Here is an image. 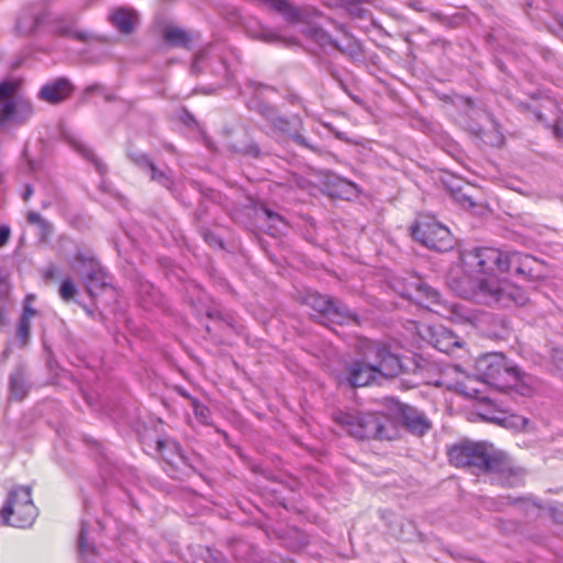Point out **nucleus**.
Listing matches in <instances>:
<instances>
[{"label":"nucleus","mask_w":563,"mask_h":563,"mask_svg":"<svg viewBox=\"0 0 563 563\" xmlns=\"http://www.w3.org/2000/svg\"><path fill=\"white\" fill-rule=\"evenodd\" d=\"M361 360H355L345 366V380L351 387L367 386L378 376L396 377L402 372L399 356L382 342H364L361 346Z\"/></svg>","instance_id":"obj_1"},{"label":"nucleus","mask_w":563,"mask_h":563,"mask_svg":"<svg viewBox=\"0 0 563 563\" xmlns=\"http://www.w3.org/2000/svg\"><path fill=\"white\" fill-rule=\"evenodd\" d=\"M452 289L461 297L475 300L479 303L510 308L523 306L528 297L523 289L507 282L494 277L471 280L451 279Z\"/></svg>","instance_id":"obj_2"},{"label":"nucleus","mask_w":563,"mask_h":563,"mask_svg":"<svg viewBox=\"0 0 563 563\" xmlns=\"http://www.w3.org/2000/svg\"><path fill=\"white\" fill-rule=\"evenodd\" d=\"M334 422L351 437L365 439H393L394 427L387 416L379 412L338 411Z\"/></svg>","instance_id":"obj_3"},{"label":"nucleus","mask_w":563,"mask_h":563,"mask_svg":"<svg viewBox=\"0 0 563 563\" xmlns=\"http://www.w3.org/2000/svg\"><path fill=\"white\" fill-rule=\"evenodd\" d=\"M0 517L4 526L19 529L32 527L37 517V508L32 500L31 487L16 486L12 488L4 506L0 509Z\"/></svg>","instance_id":"obj_4"},{"label":"nucleus","mask_w":563,"mask_h":563,"mask_svg":"<svg viewBox=\"0 0 563 563\" xmlns=\"http://www.w3.org/2000/svg\"><path fill=\"white\" fill-rule=\"evenodd\" d=\"M497 450L493 444L487 442L462 441L448 450V456L456 467L474 468L486 473L492 463H497Z\"/></svg>","instance_id":"obj_5"},{"label":"nucleus","mask_w":563,"mask_h":563,"mask_svg":"<svg viewBox=\"0 0 563 563\" xmlns=\"http://www.w3.org/2000/svg\"><path fill=\"white\" fill-rule=\"evenodd\" d=\"M256 111L265 119L274 134L286 140H291L296 144L313 152L317 151V147L310 144L302 135L303 123L299 115H282L274 107L265 102H260L256 107Z\"/></svg>","instance_id":"obj_6"},{"label":"nucleus","mask_w":563,"mask_h":563,"mask_svg":"<svg viewBox=\"0 0 563 563\" xmlns=\"http://www.w3.org/2000/svg\"><path fill=\"white\" fill-rule=\"evenodd\" d=\"M401 296L439 314H459L457 305L442 300L440 292L419 276H411L407 280Z\"/></svg>","instance_id":"obj_7"},{"label":"nucleus","mask_w":563,"mask_h":563,"mask_svg":"<svg viewBox=\"0 0 563 563\" xmlns=\"http://www.w3.org/2000/svg\"><path fill=\"white\" fill-rule=\"evenodd\" d=\"M477 376L484 383L497 388L508 386L507 377L520 380V371L507 365L505 356L500 353H490L481 356L475 364Z\"/></svg>","instance_id":"obj_8"},{"label":"nucleus","mask_w":563,"mask_h":563,"mask_svg":"<svg viewBox=\"0 0 563 563\" xmlns=\"http://www.w3.org/2000/svg\"><path fill=\"white\" fill-rule=\"evenodd\" d=\"M411 235L423 246L437 252H446L454 245L450 230L429 217L419 219L411 227Z\"/></svg>","instance_id":"obj_9"},{"label":"nucleus","mask_w":563,"mask_h":563,"mask_svg":"<svg viewBox=\"0 0 563 563\" xmlns=\"http://www.w3.org/2000/svg\"><path fill=\"white\" fill-rule=\"evenodd\" d=\"M71 267L79 274L89 296L95 297L99 291L111 287L107 272L93 256L78 251Z\"/></svg>","instance_id":"obj_10"},{"label":"nucleus","mask_w":563,"mask_h":563,"mask_svg":"<svg viewBox=\"0 0 563 563\" xmlns=\"http://www.w3.org/2000/svg\"><path fill=\"white\" fill-rule=\"evenodd\" d=\"M306 302L313 310L334 323H360L358 317L350 311V309L344 303L325 295L311 292L306 297Z\"/></svg>","instance_id":"obj_11"},{"label":"nucleus","mask_w":563,"mask_h":563,"mask_svg":"<svg viewBox=\"0 0 563 563\" xmlns=\"http://www.w3.org/2000/svg\"><path fill=\"white\" fill-rule=\"evenodd\" d=\"M390 411L396 416L401 426L416 435L426 434L432 427L427 416L417 408L391 399Z\"/></svg>","instance_id":"obj_12"},{"label":"nucleus","mask_w":563,"mask_h":563,"mask_svg":"<svg viewBox=\"0 0 563 563\" xmlns=\"http://www.w3.org/2000/svg\"><path fill=\"white\" fill-rule=\"evenodd\" d=\"M504 252L493 247H479L466 252L463 257L464 266L476 269L483 274L500 272L503 268Z\"/></svg>","instance_id":"obj_13"},{"label":"nucleus","mask_w":563,"mask_h":563,"mask_svg":"<svg viewBox=\"0 0 563 563\" xmlns=\"http://www.w3.org/2000/svg\"><path fill=\"white\" fill-rule=\"evenodd\" d=\"M497 463H493L486 473L492 474V482L501 487H517L522 484L523 473L511 465L509 459L501 451L496 455Z\"/></svg>","instance_id":"obj_14"},{"label":"nucleus","mask_w":563,"mask_h":563,"mask_svg":"<svg viewBox=\"0 0 563 563\" xmlns=\"http://www.w3.org/2000/svg\"><path fill=\"white\" fill-rule=\"evenodd\" d=\"M206 68H210L214 75L223 80H229L230 78L228 65L223 57L216 52L214 46H209L195 56L191 73L198 75L203 73Z\"/></svg>","instance_id":"obj_15"},{"label":"nucleus","mask_w":563,"mask_h":563,"mask_svg":"<svg viewBox=\"0 0 563 563\" xmlns=\"http://www.w3.org/2000/svg\"><path fill=\"white\" fill-rule=\"evenodd\" d=\"M34 113L33 104L23 98L5 101L0 107V130L8 124L25 123Z\"/></svg>","instance_id":"obj_16"},{"label":"nucleus","mask_w":563,"mask_h":563,"mask_svg":"<svg viewBox=\"0 0 563 563\" xmlns=\"http://www.w3.org/2000/svg\"><path fill=\"white\" fill-rule=\"evenodd\" d=\"M48 12L43 4H29L22 9L16 20V31L22 35H31L46 21Z\"/></svg>","instance_id":"obj_17"},{"label":"nucleus","mask_w":563,"mask_h":563,"mask_svg":"<svg viewBox=\"0 0 563 563\" xmlns=\"http://www.w3.org/2000/svg\"><path fill=\"white\" fill-rule=\"evenodd\" d=\"M74 90L66 78H56L45 84L38 91V99L49 104H58L69 98Z\"/></svg>","instance_id":"obj_18"},{"label":"nucleus","mask_w":563,"mask_h":563,"mask_svg":"<svg viewBox=\"0 0 563 563\" xmlns=\"http://www.w3.org/2000/svg\"><path fill=\"white\" fill-rule=\"evenodd\" d=\"M74 22L75 20L73 18L68 19V20H64L63 18H55L54 20H52L51 24H52V30L53 32H55L56 34L60 35V36H69V37H73L79 42H84V43H88L90 41H99L100 38L92 35V34H89L87 32H82V31H76L74 30Z\"/></svg>","instance_id":"obj_19"},{"label":"nucleus","mask_w":563,"mask_h":563,"mask_svg":"<svg viewBox=\"0 0 563 563\" xmlns=\"http://www.w3.org/2000/svg\"><path fill=\"white\" fill-rule=\"evenodd\" d=\"M67 143L76 151L84 159L91 163L96 170L104 176L107 174V165L95 154L93 150L86 144L82 140L76 136L68 135Z\"/></svg>","instance_id":"obj_20"},{"label":"nucleus","mask_w":563,"mask_h":563,"mask_svg":"<svg viewBox=\"0 0 563 563\" xmlns=\"http://www.w3.org/2000/svg\"><path fill=\"white\" fill-rule=\"evenodd\" d=\"M431 343L437 350L446 354L461 345L459 338L451 330L443 327L432 329Z\"/></svg>","instance_id":"obj_21"},{"label":"nucleus","mask_w":563,"mask_h":563,"mask_svg":"<svg viewBox=\"0 0 563 563\" xmlns=\"http://www.w3.org/2000/svg\"><path fill=\"white\" fill-rule=\"evenodd\" d=\"M30 387L24 368H15L9 377L10 397L18 401L23 400L29 394Z\"/></svg>","instance_id":"obj_22"},{"label":"nucleus","mask_w":563,"mask_h":563,"mask_svg":"<svg viewBox=\"0 0 563 563\" xmlns=\"http://www.w3.org/2000/svg\"><path fill=\"white\" fill-rule=\"evenodd\" d=\"M156 450L162 455V457H164L170 464L177 463V461L173 459L174 456L181 463L186 465L188 464L187 457L183 454L179 444L175 441L158 439L156 441Z\"/></svg>","instance_id":"obj_23"},{"label":"nucleus","mask_w":563,"mask_h":563,"mask_svg":"<svg viewBox=\"0 0 563 563\" xmlns=\"http://www.w3.org/2000/svg\"><path fill=\"white\" fill-rule=\"evenodd\" d=\"M137 16L134 11L129 9H117L111 14L113 25L124 34H129L134 30Z\"/></svg>","instance_id":"obj_24"},{"label":"nucleus","mask_w":563,"mask_h":563,"mask_svg":"<svg viewBox=\"0 0 563 563\" xmlns=\"http://www.w3.org/2000/svg\"><path fill=\"white\" fill-rule=\"evenodd\" d=\"M148 175L152 181H155L166 188L174 197H178L177 185L174 173L170 168L161 169L154 165Z\"/></svg>","instance_id":"obj_25"},{"label":"nucleus","mask_w":563,"mask_h":563,"mask_svg":"<svg viewBox=\"0 0 563 563\" xmlns=\"http://www.w3.org/2000/svg\"><path fill=\"white\" fill-rule=\"evenodd\" d=\"M541 262L536 257L526 254L522 258L521 269L518 272V276L527 280H534L541 276Z\"/></svg>","instance_id":"obj_26"},{"label":"nucleus","mask_w":563,"mask_h":563,"mask_svg":"<svg viewBox=\"0 0 563 563\" xmlns=\"http://www.w3.org/2000/svg\"><path fill=\"white\" fill-rule=\"evenodd\" d=\"M511 505L527 517H537L542 509V505L532 496L514 498Z\"/></svg>","instance_id":"obj_27"},{"label":"nucleus","mask_w":563,"mask_h":563,"mask_svg":"<svg viewBox=\"0 0 563 563\" xmlns=\"http://www.w3.org/2000/svg\"><path fill=\"white\" fill-rule=\"evenodd\" d=\"M164 41L175 47H188L190 43L189 34L178 27H169L164 31Z\"/></svg>","instance_id":"obj_28"},{"label":"nucleus","mask_w":563,"mask_h":563,"mask_svg":"<svg viewBox=\"0 0 563 563\" xmlns=\"http://www.w3.org/2000/svg\"><path fill=\"white\" fill-rule=\"evenodd\" d=\"M525 256L520 252H504L501 273H514L518 276Z\"/></svg>","instance_id":"obj_29"},{"label":"nucleus","mask_w":563,"mask_h":563,"mask_svg":"<svg viewBox=\"0 0 563 563\" xmlns=\"http://www.w3.org/2000/svg\"><path fill=\"white\" fill-rule=\"evenodd\" d=\"M335 49H338L339 52H341L342 54L346 55L352 59L358 58L363 54L362 45L360 44V42L350 36L346 37V43L343 45H341L338 42V46L335 47Z\"/></svg>","instance_id":"obj_30"},{"label":"nucleus","mask_w":563,"mask_h":563,"mask_svg":"<svg viewBox=\"0 0 563 563\" xmlns=\"http://www.w3.org/2000/svg\"><path fill=\"white\" fill-rule=\"evenodd\" d=\"M128 156L135 166H137L142 170H145L147 174L155 165L152 158L146 153L143 152H129Z\"/></svg>","instance_id":"obj_31"},{"label":"nucleus","mask_w":563,"mask_h":563,"mask_svg":"<svg viewBox=\"0 0 563 563\" xmlns=\"http://www.w3.org/2000/svg\"><path fill=\"white\" fill-rule=\"evenodd\" d=\"M78 294V288L73 280L71 277H67L63 279L59 289L58 295L62 298L63 301L69 302L75 299V296Z\"/></svg>","instance_id":"obj_32"},{"label":"nucleus","mask_w":563,"mask_h":563,"mask_svg":"<svg viewBox=\"0 0 563 563\" xmlns=\"http://www.w3.org/2000/svg\"><path fill=\"white\" fill-rule=\"evenodd\" d=\"M190 406L194 410L196 418L202 424L210 423L211 412H210V409L206 405L201 404L197 398H190Z\"/></svg>","instance_id":"obj_33"},{"label":"nucleus","mask_w":563,"mask_h":563,"mask_svg":"<svg viewBox=\"0 0 563 563\" xmlns=\"http://www.w3.org/2000/svg\"><path fill=\"white\" fill-rule=\"evenodd\" d=\"M312 36L314 41L322 47L332 46L335 48L338 46V41H335L327 31L320 27H314L312 30Z\"/></svg>","instance_id":"obj_34"},{"label":"nucleus","mask_w":563,"mask_h":563,"mask_svg":"<svg viewBox=\"0 0 563 563\" xmlns=\"http://www.w3.org/2000/svg\"><path fill=\"white\" fill-rule=\"evenodd\" d=\"M31 334V321L19 318L16 325V340L21 346H25Z\"/></svg>","instance_id":"obj_35"},{"label":"nucleus","mask_w":563,"mask_h":563,"mask_svg":"<svg viewBox=\"0 0 563 563\" xmlns=\"http://www.w3.org/2000/svg\"><path fill=\"white\" fill-rule=\"evenodd\" d=\"M342 5L353 18L362 19L368 12L358 0H342Z\"/></svg>","instance_id":"obj_36"},{"label":"nucleus","mask_w":563,"mask_h":563,"mask_svg":"<svg viewBox=\"0 0 563 563\" xmlns=\"http://www.w3.org/2000/svg\"><path fill=\"white\" fill-rule=\"evenodd\" d=\"M88 534V523L86 521H81L80 532L78 538V550L81 554H86L89 552H93L95 548L92 544H89L87 541Z\"/></svg>","instance_id":"obj_37"},{"label":"nucleus","mask_w":563,"mask_h":563,"mask_svg":"<svg viewBox=\"0 0 563 563\" xmlns=\"http://www.w3.org/2000/svg\"><path fill=\"white\" fill-rule=\"evenodd\" d=\"M35 300V295L29 294L24 298L23 301V310L20 319L29 320L36 316L37 311L32 307L33 301Z\"/></svg>","instance_id":"obj_38"},{"label":"nucleus","mask_w":563,"mask_h":563,"mask_svg":"<svg viewBox=\"0 0 563 563\" xmlns=\"http://www.w3.org/2000/svg\"><path fill=\"white\" fill-rule=\"evenodd\" d=\"M233 151L251 157H260L262 155L258 144L253 141L241 148L234 146Z\"/></svg>","instance_id":"obj_39"},{"label":"nucleus","mask_w":563,"mask_h":563,"mask_svg":"<svg viewBox=\"0 0 563 563\" xmlns=\"http://www.w3.org/2000/svg\"><path fill=\"white\" fill-rule=\"evenodd\" d=\"M511 498L510 496L507 497H500L499 499H490L487 501L486 507L489 510L494 511H503L506 506L511 505Z\"/></svg>","instance_id":"obj_40"},{"label":"nucleus","mask_w":563,"mask_h":563,"mask_svg":"<svg viewBox=\"0 0 563 563\" xmlns=\"http://www.w3.org/2000/svg\"><path fill=\"white\" fill-rule=\"evenodd\" d=\"M202 235H203L205 241L210 246L222 249V246H223L222 241L217 234H214L211 231L206 230V231H203Z\"/></svg>","instance_id":"obj_41"},{"label":"nucleus","mask_w":563,"mask_h":563,"mask_svg":"<svg viewBox=\"0 0 563 563\" xmlns=\"http://www.w3.org/2000/svg\"><path fill=\"white\" fill-rule=\"evenodd\" d=\"M57 276V267L53 264L47 265L42 269V277L45 283L53 282Z\"/></svg>","instance_id":"obj_42"},{"label":"nucleus","mask_w":563,"mask_h":563,"mask_svg":"<svg viewBox=\"0 0 563 563\" xmlns=\"http://www.w3.org/2000/svg\"><path fill=\"white\" fill-rule=\"evenodd\" d=\"M552 358H553V363H554L555 368L558 369V372L563 377V347L562 349H555L553 351Z\"/></svg>","instance_id":"obj_43"},{"label":"nucleus","mask_w":563,"mask_h":563,"mask_svg":"<svg viewBox=\"0 0 563 563\" xmlns=\"http://www.w3.org/2000/svg\"><path fill=\"white\" fill-rule=\"evenodd\" d=\"M26 220L31 224H40V225L46 224V221L41 217V214L37 212H34V211H31L27 213Z\"/></svg>","instance_id":"obj_44"},{"label":"nucleus","mask_w":563,"mask_h":563,"mask_svg":"<svg viewBox=\"0 0 563 563\" xmlns=\"http://www.w3.org/2000/svg\"><path fill=\"white\" fill-rule=\"evenodd\" d=\"M262 211L266 216L267 220L272 221L273 223H275V222H284V218L280 214L272 211L271 209H268L266 207H263Z\"/></svg>","instance_id":"obj_45"},{"label":"nucleus","mask_w":563,"mask_h":563,"mask_svg":"<svg viewBox=\"0 0 563 563\" xmlns=\"http://www.w3.org/2000/svg\"><path fill=\"white\" fill-rule=\"evenodd\" d=\"M10 234L11 230L8 225H0V247L8 243Z\"/></svg>","instance_id":"obj_46"},{"label":"nucleus","mask_w":563,"mask_h":563,"mask_svg":"<svg viewBox=\"0 0 563 563\" xmlns=\"http://www.w3.org/2000/svg\"><path fill=\"white\" fill-rule=\"evenodd\" d=\"M456 199L463 205V206H467V207H474L475 206V202L471 199V197L462 194L460 196L456 197Z\"/></svg>","instance_id":"obj_47"},{"label":"nucleus","mask_w":563,"mask_h":563,"mask_svg":"<svg viewBox=\"0 0 563 563\" xmlns=\"http://www.w3.org/2000/svg\"><path fill=\"white\" fill-rule=\"evenodd\" d=\"M33 192H34L33 186L32 185H26L24 187L23 192H22V199L24 201H27L32 197Z\"/></svg>","instance_id":"obj_48"},{"label":"nucleus","mask_w":563,"mask_h":563,"mask_svg":"<svg viewBox=\"0 0 563 563\" xmlns=\"http://www.w3.org/2000/svg\"><path fill=\"white\" fill-rule=\"evenodd\" d=\"M184 123L187 124V125H197V120L195 119V117L189 113V112H186L185 115H184V119H183Z\"/></svg>","instance_id":"obj_49"},{"label":"nucleus","mask_w":563,"mask_h":563,"mask_svg":"<svg viewBox=\"0 0 563 563\" xmlns=\"http://www.w3.org/2000/svg\"><path fill=\"white\" fill-rule=\"evenodd\" d=\"M262 38L266 42H273L277 38V36L271 31H264L262 33Z\"/></svg>","instance_id":"obj_50"},{"label":"nucleus","mask_w":563,"mask_h":563,"mask_svg":"<svg viewBox=\"0 0 563 563\" xmlns=\"http://www.w3.org/2000/svg\"><path fill=\"white\" fill-rule=\"evenodd\" d=\"M101 90H103V88H102V86H101V85H99V84H93V85L88 86V87L86 88L85 92H86L87 95H89V93H92V92H95V91H101Z\"/></svg>","instance_id":"obj_51"},{"label":"nucleus","mask_w":563,"mask_h":563,"mask_svg":"<svg viewBox=\"0 0 563 563\" xmlns=\"http://www.w3.org/2000/svg\"><path fill=\"white\" fill-rule=\"evenodd\" d=\"M552 517L555 521L563 525V512L559 511L558 509H552Z\"/></svg>","instance_id":"obj_52"},{"label":"nucleus","mask_w":563,"mask_h":563,"mask_svg":"<svg viewBox=\"0 0 563 563\" xmlns=\"http://www.w3.org/2000/svg\"><path fill=\"white\" fill-rule=\"evenodd\" d=\"M217 90L216 87L213 86H210L208 88H196V91L198 92H202L205 95H210V93H213L214 91Z\"/></svg>","instance_id":"obj_53"},{"label":"nucleus","mask_w":563,"mask_h":563,"mask_svg":"<svg viewBox=\"0 0 563 563\" xmlns=\"http://www.w3.org/2000/svg\"><path fill=\"white\" fill-rule=\"evenodd\" d=\"M202 139H203V143H205V145H206L210 151H214V150H216V147H214V145H213V143H212V141H211V139H210L209 136L203 135V136H202Z\"/></svg>","instance_id":"obj_54"},{"label":"nucleus","mask_w":563,"mask_h":563,"mask_svg":"<svg viewBox=\"0 0 563 563\" xmlns=\"http://www.w3.org/2000/svg\"><path fill=\"white\" fill-rule=\"evenodd\" d=\"M554 133L558 137L563 139V129L561 128V125L556 124L554 126Z\"/></svg>","instance_id":"obj_55"},{"label":"nucleus","mask_w":563,"mask_h":563,"mask_svg":"<svg viewBox=\"0 0 563 563\" xmlns=\"http://www.w3.org/2000/svg\"><path fill=\"white\" fill-rule=\"evenodd\" d=\"M486 420L488 421H493V422H497V423H503V419L498 418V417H485Z\"/></svg>","instance_id":"obj_56"},{"label":"nucleus","mask_w":563,"mask_h":563,"mask_svg":"<svg viewBox=\"0 0 563 563\" xmlns=\"http://www.w3.org/2000/svg\"><path fill=\"white\" fill-rule=\"evenodd\" d=\"M178 391H179V394H180L183 397L187 398L189 401H190V398H194L192 396H190V395H189L186 390H184V389H178Z\"/></svg>","instance_id":"obj_57"},{"label":"nucleus","mask_w":563,"mask_h":563,"mask_svg":"<svg viewBox=\"0 0 563 563\" xmlns=\"http://www.w3.org/2000/svg\"><path fill=\"white\" fill-rule=\"evenodd\" d=\"M104 98H106V100H107V101H109V102H110V101H113V100L115 99V97H114L113 95H110V93H109V95H106V97H104Z\"/></svg>","instance_id":"obj_58"},{"label":"nucleus","mask_w":563,"mask_h":563,"mask_svg":"<svg viewBox=\"0 0 563 563\" xmlns=\"http://www.w3.org/2000/svg\"><path fill=\"white\" fill-rule=\"evenodd\" d=\"M536 117H537V119H538L539 121H542V119H543V117H542V114H541V113H537V114H536Z\"/></svg>","instance_id":"obj_59"},{"label":"nucleus","mask_w":563,"mask_h":563,"mask_svg":"<svg viewBox=\"0 0 563 563\" xmlns=\"http://www.w3.org/2000/svg\"><path fill=\"white\" fill-rule=\"evenodd\" d=\"M560 25H561V26H562V29H563V20L561 21Z\"/></svg>","instance_id":"obj_60"}]
</instances>
